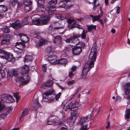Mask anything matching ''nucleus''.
I'll use <instances>...</instances> for the list:
<instances>
[{"mask_svg": "<svg viewBox=\"0 0 130 130\" xmlns=\"http://www.w3.org/2000/svg\"><path fill=\"white\" fill-rule=\"evenodd\" d=\"M96 44H93L91 48L89 58V60L86 62L84 65L82 74V78L85 79L86 77V75L89 71L94 67V63L96 59Z\"/></svg>", "mask_w": 130, "mask_h": 130, "instance_id": "obj_1", "label": "nucleus"}, {"mask_svg": "<svg viewBox=\"0 0 130 130\" xmlns=\"http://www.w3.org/2000/svg\"><path fill=\"white\" fill-rule=\"evenodd\" d=\"M62 122L60 121L59 119L55 116H50L48 118L47 124L48 125H57L60 124Z\"/></svg>", "mask_w": 130, "mask_h": 130, "instance_id": "obj_2", "label": "nucleus"}, {"mask_svg": "<svg viewBox=\"0 0 130 130\" xmlns=\"http://www.w3.org/2000/svg\"><path fill=\"white\" fill-rule=\"evenodd\" d=\"M57 0H51L49 2V6L47 11L50 15H52L56 10L55 5L57 3Z\"/></svg>", "mask_w": 130, "mask_h": 130, "instance_id": "obj_3", "label": "nucleus"}, {"mask_svg": "<svg viewBox=\"0 0 130 130\" xmlns=\"http://www.w3.org/2000/svg\"><path fill=\"white\" fill-rule=\"evenodd\" d=\"M80 37V36L79 35H74L73 38L67 39L66 40V41L67 43L73 42L76 45H78L79 43V41L77 38Z\"/></svg>", "mask_w": 130, "mask_h": 130, "instance_id": "obj_4", "label": "nucleus"}, {"mask_svg": "<svg viewBox=\"0 0 130 130\" xmlns=\"http://www.w3.org/2000/svg\"><path fill=\"white\" fill-rule=\"evenodd\" d=\"M68 22L70 24H72V28L76 27L79 29H83V28L82 26L80 25L77 24L76 22L74 20L69 19L68 20Z\"/></svg>", "mask_w": 130, "mask_h": 130, "instance_id": "obj_5", "label": "nucleus"}, {"mask_svg": "<svg viewBox=\"0 0 130 130\" xmlns=\"http://www.w3.org/2000/svg\"><path fill=\"white\" fill-rule=\"evenodd\" d=\"M85 45L84 43H83L82 46L76 47L72 48L73 54L74 55H78L79 54L82 50V47H84Z\"/></svg>", "mask_w": 130, "mask_h": 130, "instance_id": "obj_6", "label": "nucleus"}, {"mask_svg": "<svg viewBox=\"0 0 130 130\" xmlns=\"http://www.w3.org/2000/svg\"><path fill=\"white\" fill-rule=\"evenodd\" d=\"M48 60L51 64L54 65L58 64L59 60L57 59V57L53 56H50L48 57Z\"/></svg>", "mask_w": 130, "mask_h": 130, "instance_id": "obj_7", "label": "nucleus"}, {"mask_svg": "<svg viewBox=\"0 0 130 130\" xmlns=\"http://www.w3.org/2000/svg\"><path fill=\"white\" fill-rule=\"evenodd\" d=\"M100 11L101 13L100 15L95 16L92 15H90V17L92 18V19L93 22L99 21L100 18L102 17L103 14V12L102 9H101Z\"/></svg>", "mask_w": 130, "mask_h": 130, "instance_id": "obj_8", "label": "nucleus"}, {"mask_svg": "<svg viewBox=\"0 0 130 130\" xmlns=\"http://www.w3.org/2000/svg\"><path fill=\"white\" fill-rule=\"evenodd\" d=\"M124 89V93L126 95L128 94L130 92V83L125 84L123 86Z\"/></svg>", "mask_w": 130, "mask_h": 130, "instance_id": "obj_9", "label": "nucleus"}, {"mask_svg": "<svg viewBox=\"0 0 130 130\" xmlns=\"http://www.w3.org/2000/svg\"><path fill=\"white\" fill-rule=\"evenodd\" d=\"M89 116H88L85 117H82L80 119L79 122H78L77 124L78 125H81L84 124L85 122H87L90 120L89 118Z\"/></svg>", "mask_w": 130, "mask_h": 130, "instance_id": "obj_10", "label": "nucleus"}, {"mask_svg": "<svg viewBox=\"0 0 130 130\" xmlns=\"http://www.w3.org/2000/svg\"><path fill=\"white\" fill-rule=\"evenodd\" d=\"M29 71V67L25 65L22 67L21 73L22 75H25L28 73Z\"/></svg>", "mask_w": 130, "mask_h": 130, "instance_id": "obj_11", "label": "nucleus"}, {"mask_svg": "<svg viewBox=\"0 0 130 130\" xmlns=\"http://www.w3.org/2000/svg\"><path fill=\"white\" fill-rule=\"evenodd\" d=\"M22 24L20 23L19 21H16L12 23L10 25V27L15 29H17L21 27Z\"/></svg>", "mask_w": 130, "mask_h": 130, "instance_id": "obj_12", "label": "nucleus"}, {"mask_svg": "<svg viewBox=\"0 0 130 130\" xmlns=\"http://www.w3.org/2000/svg\"><path fill=\"white\" fill-rule=\"evenodd\" d=\"M18 35L20 37L22 42L24 43H25L28 41V38L25 35L22 33H18Z\"/></svg>", "mask_w": 130, "mask_h": 130, "instance_id": "obj_13", "label": "nucleus"}, {"mask_svg": "<svg viewBox=\"0 0 130 130\" xmlns=\"http://www.w3.org/2000/svg\"><path fill=\"white\" fill-rule=\"evenodd\" d=\"M7 8L6 6L0 5V15L1 16L4 15L5 12L7 11Z\"/></svg>", "mask_w": 130, "mask_h": 130, "instance_id": "obj_14", "label": "nucleus"}, {"mask_svg": "<svg viewBox=\"0 0 130 130\" xmlns=\"http://www.w3.org/2000/svg\"><path fill=\"white\" fill-rule=\"evenodd\" d=\"M50 19V17L48 16L42 18L40 20L41 25L47 24Z\"/></svg>", "mask_w": 130, "mask_h": 130, "instance_id": "obj_15", "label": "nucleus"}, {"mask_svg": "<svg viewBox=\"0 0 130 130\" xmlns=\"http://www.w3.org/2000/svg\"><path fill=\"white\" fill-rule=\"evenodd\" d=\"M15 46L18 49L22 50L24 48L25 44L22 42H17Z\"/></svg>", "mask_w": 130, "mask_h": 130, "instance_id": "obj_16", "label": "nucleus"}, {"mask_svg": "<svg viewBox=\"0 0 130 130\" xmlns=\"http://www.w3.org/2000/svg\"><path fill=\"white\" fill-rule=\"evenodd\" d=\"M37 42H36V45L37 46H40L44 44L45 42V40L42 38H40L39 39H36Z\"/></svg>", "mask_w": 130, "mask_h": 130, "instance_id": "obj_17", "label": "nucleus"}, {"mask_svg": "<svg viewBox=\"0 0 130 130\" xmlns=\"http://www.w3.org/2000/svg\"><path fill=\"white\" fill-rule=\"evenodd\" d=\"M29 77H28L26 80H25L23 77H21L18 78L17 80L18 82H21L22 84H27L29 81Z\"/></svg>", "mask_w": 130, "mask_h": 130, "instance_id": "obj_18", "label": "nucleus"}, {"mask_svg": "<svg viewBox=\"0 0 130 130\" xmlns=\"http://www.w3.org/2000/svg\"><path fill=\"white\" fill-rule=\"evenodd\" d=\"M63 3L64 4V6L67 5L69 6H70L72 5V4L71 3L70 1L69 0H66L62 2H61L59 3V5L60 6L63 7V5H62L61 6Z\"/></svg>", "mask_w": 130, "mask_h": 130, "instance_id": "obj_19", "label": "nucleus"}, {"mask_svg": "<svg viewBox=\"0 0 130 130\" xmlns=\"http://www.w3.org/2000/svg\"><path fill=\"white\" fill-rule=\"evenodd\" d=\"M61 42V38L59 36H56L54 40V42L57 45L59 44Z\"/></svg>", "mask_w": 130, "mask_h": 130, "instance_id": "obj_20", "label": "nucleus"}, {"mask_svg": "<svg viewBox=\"0 0 130 130\" xmlns=\"http://www.w3.org/2000/svg\"><path fill=\"white\" fill-rule=\"evenodd\" d=\"M33 58L32 56L27 55L24 59V62H31L32 61Z\"/></svg>", "mask_w": 130, "mask_h": 130, "instance_id": "obj_21", "label": "nucleus"}, {"mask_svg": "<svg viewBox=\"0 0 130 130\" xmlns=\"http://www.w3.org/2000/svg\"><path fill=\"white\" fill-rule=\"evenodd\" d=\"M72 103L69 104L67 106L64 107L63 109L66 111H67L70 110L71 111V108L73 106Z\"/></svg>", "mask_w": 130, "mask_h": 130, "instance_id": "obj_22", "label": "nucleus"}, {"mask_svg": "<svg viewBox=\"0 0 130 130\" xmlns=\"http://www.w3.org/2000/svg\"><path fill=\"white\" fill-rule=\"evenodd\" d=\"M53 84V82L52 80H48L46 83H44L43 85V86L48 88L49 87L51 86Z\"/></svg>", "mask_w": 130, "mask_h": 130, "instance_id": "obj_23", "label": "nucleus"}, {"mask_svg": "<svg viewBox=\"0 0 130 130\" xmlns=\"http://www.w3.org/2000/svg\"><path fill=\"white\" fill-rule=\"evenodd\" d=\"M28 113V110L27 109H25L23 110L22 114L20 116L19 120L21 121L22 118L24 116L27 115Z\"/></svg>", "mask_w": 130, "mask_h": 130, "instance_id": "obj_24", "label": "nucleus"}, {"mask_svg": "<svg viewBox=\"0 0 130 130\" xmlns=\"http://www.w3.org/2000/svg\"><path fill=\"white\" fill-rule=\"evenodd\" d=\"M1 57L3 59H5L6 60H11L13 58L12 56V55L9 54L8 53L7 55H6L5 56H1Z\"/></svg>", "mask_w": 130, "mask_h": 130, "instance_id": "obj_25", "label": "nucleus"}, {"mask_svg": "<svg viewBox=\"0 0 130 130\" xmlns=\"http://www.w3.org/2000/svg\"><path fill=\"white\" fill-rule=\"evenodd\" d=\"M87 27L88 31H91L92 29L95 30L96 29V25H87Z\"/></svg>", "mask_w": 130, "mask_h": 130, "instance_id": "obj_26", "label": "nucleus"}, {"mask_svg": "<svg viewBox=\"0 0 130 130\" xmlns=\"http://www.w3.org/2000/svg\"><path fill=\"white\" fill-rule=\"evenodd\" d=\"M8 94H5L2 95L1 97V100L4 102L9 103L7 100Z\"/></svg>", "mask_w": 130, "mask_h": 130, "instance_id": "obj_27", "label": "nucleus"}, {"mask_svg": "<svg viewBox=\"0 0 130 130\" xmlns=\"http://www.w3.org/2000/svg\"><path fill=\"white\" fill-rule=\"evenodd\" d=\"M40 20H33L32 21V23H30V25H41Z\"/></svg>", "mask_w": 130, "mask_h": 130, "instance_id": "obj_28", "label": "nucleus"}, {"mask_svg": "<svg viewBox=\"0 0 130 130\" xmlns=\"http://www.w3.org/2000/svg\"><path fill=\"white\" fill-rule=\"evenodd\" d=\"M58 64H61L64 66H65L67 64V61L66 59L65 58H62L59 60Z\"/></svg>", "mask_w": 130, "mask_h": 130, "instance_id": "obj_29", "label": "nucleus"}, {"mask_svg": "<svg viewBox=\"0 0 130 130\" xmlns=\"http://www.w3.org/2000/svg\"><path fill=\"white\" fill-rule=\"evenodd\" d=\"M125 117L126 119H130V109H127L126 110Z\"/></svg>", "mask_w": 130, "mask_h": 130, "instance_id": "obj_30", "label": "nucleus"}, {"mask_svg": "<svg viewBox=\"0 0 130 130\" xmlns=\"http://www.w3.org/2000/svg\"><path fill=\"white\" fill-rule=\"evenodd\" d=\"M24 9L26 12H28L31 11L32 9L31 4L25 6Z\"/></svg>", "mask_w": 130, "mask_h": 130, "instance_id": "obj_31", "label": "nucleus"}, {"mask_svg": "<svg viewBox=\"0 0 130 130\" xmlns=\"http://www.w3.org/2000/svg\"><path fill=\"white\" fill-rule=\"evenodd\" d=\"M30 18L27 17L25 18L23 20V24L25 25L28 23L30 21Z\"/></svg>", "mask_w": 130, "mask_h": 130, "instance_id": "obj_32", "label": "nucleus"}, {"mask_svg": "<svg viewBox=\"0 0 130 130\" xmlns=\"http://www.w3.org/2000/svg\"><path fill=\"white\" fill-rule=\"evenodd\" d=\"M54 92V91L51 90L46 91L44 93V94L45 95L48 96L52 95Z\"/></svg>", "mask_w": 130, "mask_h": 130, "instance_id": "obj_33", "label": "nucleus"}, {"mask_svg": "<svg viewBox=\"0 0 130 130\" xmlns=\"http://www.w3.org/2000/svg\"><path fill=\"white\" fill-rule=\"evenodd\" d=\"M78 112L77 111H73L72 113H71V116H72L73 118V117L75 118L76 119L78 117Z\"/></svg>", "mask_w": 130, "mask_h": 130, "instance_id": "obj_34", "label": "nucleus"}, {"mask_svg": "<svg viewBox=\"0 0 130 130\" xmlns=\"http://www.w3.org/2000/svg\"><path fill=\"white\" fill-rule=\"evenodd\" d=\"M5 75V72L3 70H0V79L4 77Z\"/></svg>", "mask_w": 130, "mask_h": 130, "instance_id": "obj_35", "label": "nucleus"}, {"mask_svg": "<svg viewBox=\"0 0 130 130\" xmlns=\"http://www.w3.org/2000/svg\"><path fill=\"white\" fill-rule=\"evenodd\" d=\"M13 95L16 99L17 102H18L20 99V97L19 95V93H15L13 94Z\"/></svg>", "mask_w": 130, "mask_h": 130, "instance_id": "obj_36", "label": "nucleus"}, {"mask_svg": "<svg viewBox=\"0 0 130 130\" xmlns=\"http://www.w3.org/2000/svg\"><path fill=\"white\" fill-rule=\"evenodd\" d=\"M34 102L35 106L36 107L38 108L40 106V104L39 103V102L38 99V98L36 99L35 100Z\"/></svg>", "mask_w": 130, "mask_h": 130, "instance_id": "obj_37", "label": "nucleus"}, {"mask_svg": "<svg viewBox=\"0 0 130 130\" xmlns=\"http://www.w3.org/2000/svg\"><path fill=\"white\" fill-rule=\"evenodd\" d=\"M8 52L4 50L2 48L0 49V54L1 55H4V56H5L6 55H7V53Z\"/></svg>", "mask_w": 130, "mask_h": 130, "instance_id": "obj_38", "label": "nucleus"}, {"mask_svg": "<svg viewBox=\"0 0 130 130\" xmlns=\"http://www.w3.org/2000/svg\"><path fill=\"white\" fill-rule=\"evenodd\" d=\"M31 2L30 1V0H25L23 2V4L25 6L31 4Z\"/></svg>", "mask_w": 130, "mask_h": 130, "instance_id": "obj_39", "label": "nucleus"}, {"mask_svg": "<svg viewBox=\"0 0 130 130\" xmlns=\"http://www.w3.org/2000/svg\"><path fill=\"white\" fill-rule=\"evenodd\" d=\"M87 32V31L86 32L84 30H83V32L81 34V38L82 39H85L86 38V34Z\"/></svg>", "mask_w": 130, "mask_h": 130, "instance_id": "obj_40", "label": "nucleus"}, {"mask_svg": "<svg viewBox=\"0 0 130 130\" xmlns=\"http://www.w3.org/2000/svg\"><path fill=\"white\" fill-rule=\"evenodd\" d=\"M7 100L9 102V103L13 102L14 101V100L13 97L10 95H8L7 96Z\"/></svg>", "mask_w": 130, "mask_h": 130, "instance_id": "obj_41", "label": "nucleus"}, {"mask_svg": "<svg viewBox=\"0 0 130 130\" xmlns=\"http://www.w3.org/2000/svg\"><path fill=\"white\" fill-rule=\"evenodd\" d=\"M17 0H10V3L13 6H14L17 3Z\"/></svg>", "mask_w": 130, "mask_h": 130, "instance_id": "obj_42", "label": "nucleus"}, {"mask_svg": "<svg viewBox=\"0 0 130 130\" xmlns=\"http://www.w3.org/2000/svg\"><path fill=\"white\" fill-rule=\"evenodd\" d=\"M9 43V40L8 39H4L1 42V44H7Z\"/></svg>", "mask_w": 130, "mask_h": 130, "instance_id": "obj_43", "label": "nucleus"}, {"mask_svg": "<svg viewBox=\"0 0 130 130\" xmlns=\"http://www.w3.org/2000/svg\"><path fill=\"white\" fill-rule=\"evenodd\" d=\"M55 17L56 18L60 20H62L63 19L62 16L59 14H57L55 16Z\"/></svg>", "mask_w": 130, "mask_h": 130, "instance_id": "obj_44", "label": "nucleus"}, {"mask_svg": "<svg viewBox=\"0 0 130 130\" xmlns=\"http://www.w3.org/2000/svg\"><path fill=\"white\" fill-rule=\"evenodd\" d=\"M61 93L59 92L58 93L56 96L55 94H53L54 97H55V99L57 101L58 100L59 98H60L61 95Z\"/></svg>", "mask_w": 130, "mask_h": 130, "instance_id": "obj_45", "label": "nucleus"}, {"mask_svg": "<svg viewBox=\"0 0 130 130\" xmlns=\"http://www.w3.org/2000/svg\"><path fill=\"white\" fill-rule=\"evenodd\" d=\"M40 7H39L38 9L39 10V11H41V12H44L46 10L45 8L42 5Z\"/></svg>", "mask_w": 130, "mask_h": 130, "instance_id": "obj_46", "label": "nucleus"}, {"mask_svg": "<svg viewBox=\"0 0 130 130\" xmlns=\"http://www.w3.org/2000/svg\"><path fill=\"white\" fill-rule=\"evenodd\" d=\"M37 3L39 6H42L44 3V0H38Z\"/></svg>", "mask_w": 130, "mask_h": 130, "instance_id": "obj_47", "label": "nucleus"}, {"mask_svg": "<svg viewBox=\"0 0 130 130\" xmlns=\"http://www.w3.org/2000/svg\"><path fill=\"white\" fill-rule=\"evenodd\" d=\"M75 83V81L74 80H70L67 83V85H68L70 86L71 85L74 84Z\"/></svg>", "mask_w": 130, "mask_h": 130, "instance_id": "obj_48", "label": "nucleus"}, {"mask_svg": "<svg viewBox=\"0 0 130 130\" xmlns=\"http://www.w3.org/2000/svg\"><path fill=\"white\" fill-rule=\"evenodd\" d=\"M47 69L46 64H44L42 65V69L43 71L44 72H45L46 71Z\"/></svg>", "mask_w": 130, "mask_h": 130, "instance_id": "obj_49", "label": "nucleus"}, {"mask_svg": "<svg viewBox=\"0 0 130 130\" xmlns=\"http://www.w3.org/2000/svg\"><path fill=\"white\" fill-rule=\"evenodd\" d=\"M88 128H87V126L85 125L81 127L79 129L80 130H88Z\"/></svg>", "mask_w": 130, "mask_h": 130, "instance_id": "obj_50", "label": "nucleus"}, {"mask_svg": "<svg viewBox=\"0 0 130 130\" xmlns=\"http://www.w3.org/2000/svg\"><path fill=\"white\" fill-rule=\"evenodd\" d=\"M12 75H14L15 76L17 74V70L16 69H13L12 70Z\"/></svg>", "mask_w": 130, "mask_h": 130, "instance_id": "obj_51", "label": "nucleus"}, {"mask_svg": "<svg viewBox=\"0 0 130 130\" xmlns=\"http://www.w3.org/2000/svg\"><path fill=\"white\" fill-rule=\"evenodd\" d=\"M7 115V114L6 113H4L1 114V117L2 118L4 119L6 117Z\"/></svg>", "mask_w": 130, "mask_h": 130, "instance_id": "obj_52", "label": "nucleus"}, {"mask_svg": "<svg viewBox=\"0 0 130 130\" xmlns=\"http://www.w3.org/2000/svg\"><path fill=\"white\" fill-rule=\"evenodd\" d=\"M12 109L10 108H8L7 109L6 111V113L8 115L9 113H10L12 111Z\"/></svg>", "mask_w": 130, "mask_h": 130, "instance_id": "obj_53", "label": "nucleus"}, {"mask_svg": "<svg viewBox=\"0 0 130 130\" xmlns=\"http://www.w3.org/2000/svg\"><path fill=\"white\" fill-rule=\"evenodd\" d=\"M120 8L119 7H117L116 8V12L119 14L120 12Z\"/></svg>", "mask_w": 130, "mask_h": 130, "instance_id": "obj_54", "label": "nucleus"}, {"mask_svg": "<svg viewBox=\"0 0 130 130\" xmlns=\"http://www.w3.org/2000/svg\"><path fill=\"white\" fill-rule=\"evenodd\" d=\"M78 107L76 106H73V107L71 108V111H74L78 109Z\"/></svg>", "mask_w": 130, "mask_h": 130, "instance_id": "obj_55", "label": "nucleus"}, {"mask_svg": "<svg viewBox=\"0 0 130 130\" xmlns=\"http://www.w3.org/2000/svg\"><path fill=\"white\" fill-rule=\"evenodd\" d=\"M4 105L0 104V111H2L4 108Z\"/></svg>", "mask_w": 130, "mask_h": 130, "instance_id": "obj_56", "label": "nucleus"}, {"mask_svg": "<svg viewBox=\"0 0 130 130\" xmlns=\"http://www.w3.org/2000/svg\"><path fill=\"white\" fill-rule=\"evenodd\" d=\"M48 101L50 102H53L54 101V97H53L50 98L49 99H48Z\"/></svg>", "mask_w": 130, "mask_h": 130, "instance_id": "obj_57", "label": "nucleus"}, {"mask_svg": "<svg viewBox=\"0 0 130 130\" xmlns=\"http://www.w3.org/2000/svg\"><path fill=\"white\" fill-rule=\"evenodd\" d=\"M98 21L100 22L101 25H102V27H103L104 26V23L103 20L100 19Z\"/></svg>", "mask_w": 130, "mask_h": 130, "instance_id": "obj_58", "label": "nucleus"}, {"mask_svg": "<svg viewBox=\"0 0 130 130\" xmlns=\"http://www.w3.org/2000/svg\"><path fill=\"white\" fill-rule=\"evenodd\" d=\"M77 67L75 66H73L71 68V70L73 72L75 71Z\"/></svg>", "mask_w": 130, "mask_h": 130, "instance_id": "obj_59", "label": "nucleus"}, {"mask_svg": "<svg viewBox=\"0 0 130 130\" xmlns=\"http://www.w3.org/2000/svg\"><path fill=\"white\" fill-rule=\"evenodd\" d=\"M79 89L78 88H77V91H76V92L74 94V95H73L72 96V97L71 98L72 99L74 98V97L75 95H76L78 93V90H79Z\"/></svg>", "mask_w": 130, "mask_h": 130, "instance_id": "obj_60", "label": "nucleus"}, {"mask_svg": "<svg viewBox=\"0 0 130 130\" xmlns=\"http://www.w3.org/2000/svg\"><path fill=\"white\" fill-rule=\"evenodd\" d=\"M7 76H8V77H12V76H13L12 73H11V74L9 72L8 73L7 72Z\"/></svg>", "mask_w": 130, "mask_h": 130, "instance_id": "obj_61", "label": "nucleus"}, {"mask_svg": "<svg viewBox=\"0 0 130 130\" xmlns=\"http://www.w3.org/2000/svg\"><path fill=\"white\" fill-rule=\"evenodd\" d=\"M73 75V73L72 72H70L69 73V76L70 77H71Z\"/></svg>", "mask_w": 130, "mask_h": 130, "instance_id": "obj_62", "label": "nucleus"}, {"mask_svg": "<svg viewBox=\"0 0 130 130\" xmlns=\"http://www.w3.org/2000/svg\"><path fill=\"white\" fill-rule=\"evenodd\" d=\"M94 5V6H93V10L94 11H95V10L96 9V8L98 6H99V5H96L95 4V5Z\"/></svg>", "mask_w": 130, "mask_h": 130, "instance_id": "obj_63", "label": "nucleus"}, {"mask_svg": "<svg viewBox=\"0 0 130 130\" xmlns=\"http://www.w3.org/2000/svg\"><path fill=\"white\" fill-rule=\"evenodd\" d=\"M79 104H78V103L77 101H76L75 103V106L78 107L79 106Z\"/></svg>", "mask_w": 130, "mask_h": 130, "instance_id": "obj_64", "label": "nucleus"}]
</instances>
